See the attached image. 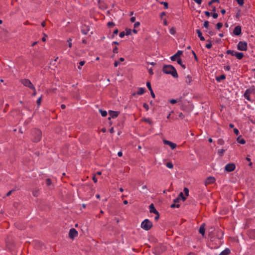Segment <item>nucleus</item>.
Segmentation results:
<instances>
[{"label": "nucleus", "mask_w": 255, "mask_h": 255, "mask_svg": "<svg viewBox=\"0 0 255 255\" xmlns=\"http://www.w3.org/2000/svg\"><path fill=\"white\" fill-rule=\"evenodd\" d=\"M166 250V247L164 246L161 247L160 248H157L156 249V252L158 254H160Z\"/></svg>", "instance_id": "f3484780"}, {"label": "nucleus", "mask_w": 255, "mask_h": 255, "mask_svg": "<svg viewBox=\"0 0 255 255\" xmlns=\"http://www.w3.org/2000/svg\"><path fill=\"white\" fill-rule=\"evenodd\" d=\"M153 226L152 222L148 219H145L141 224V228L145 231H149Z\"/></svg>", "instance_id": "7ed1b4c3"}, {"label": "nucleus", "mask_w": 255, "mask_h": 255, "mask_svg": "<svg viewBox=\"0 0 255 255\" xmlns=\"http://www.w3.org/2000/svg\"><path fill=\"white\" fill-rule=\"evenodd\" d=\"M149 211L150 213H153L155 214V213L158 212L156 210V209L155 208L154 205L153 204H150L149 206Z\"/></svg>", "instance_id": "2eb2a0df"}, {"label": "nucleus", "mask_w": 255, "mask_h": 255, "mask_svg": "<svg viewBox=\"0 0 255 255\" xmlns=\"http://www.w3.org/2000/svg\"><path fill=\"white\" fill-rule=\"evenodd\" d=\"M160 3L161 4H163L164 5V8L165 9H167L168 7V4L167 2H164V1H162V2H161Z\"/></svg>", "instance_id": "72a5a7b5"}, {"label": "nucleus", "mask_w": 255, "mask_h": 255, "mask_svg": "<svg viewBox=\"0 0 255 255\" xmlns=\"http://www.w3.org/2000/svg\"><path fill=\"white\" fill-rule=\"evenodd\" d=\"M219 2L220 1L219 0H211L210 1H209L208 2V5L210 6L212 5V4L214 2Z\"/></svg>", "instance_id": "e433bc0d"}, {"label": "nucleus", "mask_w": 255, "mask_h": 255, "mask_svg": "<svg viewBox=\"0 0 255 255\" xmlns=\"http://www.w3.org/2000/svg\"><path fill=\"white\" fill-rule=\"evenodd\" d=\"M249 235L251 239H254L255 238V229L250 231L249 232Z\"/></svg>", "instance_id": "412c9836"}, {"label": "nucleus", "mask_w": 255, "mask_h": 255, "mask_svg": "<svg viewBox=\"0 0 255 255\" xmlns=\"http://www.w3.org/2000/svg\"><path fill=\"white\" fill-rule=\"evenodd\" d=\"M163 72L167 74H171L174 78H178V74L175 68L171 65H165L162 68Z\"/></svg>", "instance_id": "f257e3e1"}, {"label": "nucleus", "mask_w": 255, "mask_h": 255, "mask_svg": "<svg viewBox=\"0 0 255 255\" xmlns=\"http://www.w3.org/2000/svg\"><path fill=\"white\" fill-rule=\"evenodd\" d=\"M146 86L148 88V89H149V91H151L152 89V88H151V84H150V83L149 82H147L146 83Z\"/></svg>", "instance_id": "ea45409f"}, {"label": "nucleus", "mask_w": 255, "mask_h": 255, "mask_svg": "<svg viewBox=\"0 0 255 255\" xmlns=\"http://www.w3.org/2000/svg\"><path fill=\"white\" fill-rule=\"evenodd\" d=\"M241 135L238 136L237 138V141L238 143L244 144L246 143V141L244 139L241 138Z\"/></svg>", "instance_id": "a211bd4d"}, {"label": "nucleus", "mask_w": 255, "mask_h": 255, "mask_svg": "<svg viewBox=\"0 0 255 255\" xmlns=\"http://www.w3.org/2000/svg\"><path fill=\"white\" fill-rule=\"evenodd\" d=\"M244 97L248 100L251 101L250 98V94L246 91L244 94Z\"/></svg>", "instance_id": "c85d7f7f"}, {"label": "nucleus", "mask_w": 255, "mask_h": 255, "mask_svg": "<svg viewBox=\"0 0 255 255\" xmlns=\"http://www.w3.org/2000/svg\"><path fill=\"white\" fill-rule=\"evenodd\" d=\"M234 133H235L236 135H238V134H239V130H238L237 128H234Z\"/></svg>", "instance_id": "6e6d98bb"}, {"label": "nucleus", "mask_w": 255, "mask_h": 255, "mask_svg": "<svg viewBox=\"0 0 255 255\" xmlns=\"http://www.w3.org/2000/svg\"><path fill=\"white\" fill-rule=\"evenodd\" d=\"M72 39L71 38H69L67 40V42H68V46L69 48H71L72 47Z\"/></svg>", "instance_id": "a18cd8bd"}, {"label": "nucleus", "mask_w": 255, "mask_h": 255, "mask_svg": "<svg viewBox=\"0 0 255 255\" xmlns=\"http://www.w3.org/2000/svg\"><path fill=\"white\" fill-rule=\"evenodd\" d=\"M196 32L198 34V36H199V37L200 38V39L201 40V41H204L205 40V38L204 37L202 36V32H201V31L199 30V29H197L196 30Z\"/></svg>", "instance_id": "6ab92c4d"}, {"label": "nucleus", "mask_w": 255, "mask_h": 255, "mask_svg": "<svg viewBox=\"0 0 255 255\" xmlns=\"http://www.w3.org/2000/svg\"><path fill=\"white\" fill-rule=\"evenodd\" d=\"M238 49L241 51L247 50V43L245 41H240L237 45Z\"/></svg>", "instance_id": "423d86ee"}, {"label": "nucleus", "mask_w": 255, "mask_h": 255, "mask_svg": "<svg viewBox=\"0 0 255 255\" xmlns=\"http://www.w3.org/2000/svg\"><path fill=\"white\" fill-rule=\"evenodd\" d=\"M155 214H156V215L155 217V220L157 221V220H158L159 219L160 215H159V214L158 212L155 213Z\"/></svg>", "instance_id": "864d4df0"}, {"label": "nucleus", "mask_w": 255, "mask_h": 255, "mask_svg": "<svg viewBox=\"0 0 255 255\" xmlns=\"http://www.w3.org/2000/svg\"><path fill=\"white\" fill-rule=\"evenodd\" d=\"M99 112L101 114V115L102 117H106L107 115V113L106 111H103L102 110H100Z\"/></svg>", "instance_id": "cd10ccee"}, {"label": "nucleus", "mask_w": 255, "mask_h": 255, "mask_svg": "<svg viewBox=\"0 0 255 255\" xmlns=\"http://www.w3.org/2000/svg\"><path fill=\"white\" fill-rule=\"evenodd\" d=\"M42 135V132L38 128H34L32 132V141L34 143L39 142Z\"/></svg>", "instance_id": "f03ea898"}, {"label": "nucleus", "mask_w": 255, "mask_h": 255, "mask_svg": "<svg viewBox=\"0 0 255 255\" xmlns=\"http://www.w3.org/2000/svg\"><path fill=\"white\" fill-rule=\"evenodd\" d=\"M120 113V112L114 111H109V115L112 118H117L119 116Z\"/></svg>", "instance_id": "f8f14e48"}, {"label": "nucleus", "mask_w": 255, "mask_h": 255, "mask_svg": "<svg viewBox=\"0 0 255 255\" xmlns=\"http://www.w3.org/2000/svg\"><path fill=\"white\" fill-rule=\"evenodd\" d=\"M205 224L203 223L200 227L199 232L202 235V236H204L205 235Z\"/></svg>", "instance_id": "4468645a"}, {"label": "nucleus", "mask_w": 255, "mask_h": 255, "mask_svg": "<svg viewBox=\"0 0 255 255\" xmlns=\"http://www.w3.org/2000/svg\"><path fill=\"white\" fill-rule=\"evenodd\" d=\"M223 26V23L221 22H219L216 24V28L217 29H220Z\"/></svg>", "instance_id": "c9c22d12"}, {"label": "nucleus", "mask_w": 255, "mask_h": 255, "mask_svg": "<svg viewBox=\"0 0 255 255\" xmlns=\"http://www.w3.org/2000/svg\"><path fill=\"white\" fill-rule=\"evenodd\" d=\"M181 98H180L178 101H181ZM178 102L177 100H174V99H171L169 101V102L171 103V104H175L177 102Z\"/></svg>", "instance_id": "f704fd0d"}, {"label": "nucleus", "mask_w": 255, "mask_h": 255, "mask_svg": "<svg viewBox=\"0 0 255 255\" xmlns=\"http://www.w3.org/2000/svg\"><path fill=\"white\" fill-rule=\"evenodd\" d=\"M225 79V75H221L220 76L216 77V80L218 81H219L221 79Z\"/></svg>", "instance_id": "c756f323"}, {"label": "nucleus", "mask_w": 255, "mask_h": 255, "mask_svg": "<svg viewBox=\"0 0 255 255\" xmlns=\"http://www.w3.org/2000/svg\"><path fill=\"white\" fill-rule=\"evenodd\" d=\"M227 54H231L232 56H235L238 59H242L244 57V54L242 52H238L231 50H228L226 52Z\"/></svg>", "instance_id": "39448f33"}, {"label": "nucleus", "mask_w": 255, "mask_h": 255, "mask_svg": "<svg viewBox=\"0 0 255 255\" xmlns=\"http://www.w3.org/2000/svg\"><path fill=\"white\" fill-rule=\"evenodd\" d=\"M246 91L250 95L252 93L255 94V88L254 86H253L251 88L247 89Z\"/></svg>", "instance_id": "4be33fe9"}, {"label": "nucleus", "mask_w": 255, "mask_h": 255, "mask_svg": "<svg viewBox=\"0 0 255 255\" xmlns=\"http://www.w3.org/2000/svg\"><path fill=\"white\" fill-rule=\"evenodd\" d=\"M195 2H196L198 4H200L202 2V0H193Z\"/></svg>", "instance_id": "e2e57ef3"}, {"label": "nucleus", "mask_w": 255, "mask_h": 255, "mask_svg": "<svg viewBox=\"0 0 255 255\" xmlns=\"http://www.w3.org/2000/svg\"><path fill=\"white\" fill-rule=\"evenodd\" d=\"M142 121L145 122H146L147 123H149V124H151V122L150 121V120L149 119L144 118L142 119Z\"/></svg>", "instance_id": "49530a36"}, {"label": "nucleus", "mask_w": 255, "mask_h": 255, "mask_svg": "<svg viewBox=\"0 0 255 255\" xmlns=\"http://www.w3.org/2000/svg\"><path fill=\"white\" fill-rule=\"evenodd\" d=\"M207 41L208 42V43L206 45V47L208 48V49H210L212 47V41L211 40L209 39V40H207Z\"/></svg>", "instance_id": "a878e982"}, {"label": "nucleus", "mask_w": 255, "mask_h": 255, "mask_svg": "<svg viewBox=\"0 0 255 255\" xmlns=\"http://www.w3.org/2000/svg\"><path fill=\"white\" fill-rule=\"evenodd\" d=\"M183 52L182 51H181V50H179L177 51V52L174 54V55L172 56L171 57V60L172 61H175L176 60V58H177V57H179L182 54Z\"/></svg>", "instance_id": "ddd939ff"}, {"label": "nucleus", "mask_w": 255, "mask_h": 255, "mask_svg": "<svg viewBox=\"0 0 255 255\" xmlns=\"http://www.w3.org/2000/svg\"><path fill=\"white\" fill-rule=\"evenodd\" d=\"M225 150L223 149L218 150V153L220 156H222Z\"/></svg>", "instance_id": "c03bdc74"}, {"label": "nucleus", "mask_w": 255, "mask_h": 255, "mask_svg": "<svg viewBox=\"0 0 255 255\" xmlns=\"http://www.w3.org/2000/svg\"><path fill=\"white\" fill-rule=\"evenodd\" d=\"M171 208H174V207H177V208H179L180 207V205L179 204H172L170 206Z\"/></svg>", "instance_id": "09e8293b"}, {"label": "nucleus", "mask_w": 255, "mask_h": 255, "mask_svg": "<svg viewBox=\"0 0 255 255\" xmlns=\"http://www.w3.org/2000/svg\"><path fill=\"white\" fill-rule=\"evenodd\" d=\"M144 93V89L143 88H139L137 92V95H142Z\"/></svg>", "instance_id": "393cba45"}, {"label": "nucleus", "mask_w": 255, "mask_h": 255, "mask_svg": "<svg viewBox=\"0 0 255 255\" xmlns=\"http://www.w3.org/2000/svg\"><path fill=\"white\" fill-rule=\"evenodd\" d=\"M89 30V28H87V29H86V30H85V29H82L81 31H82V33H83V34L86 35V34H87L88 33V32Z\"/></svg>", "instance_id": "79ce46f5"}, {"label": "nucleus", "mask_w": 255, "mask_h": 255, "mask_svg": "<svg viewBox=\"0 0 255 255\" xmlns=\"http://www.w3.org/2000/svg\"><path fill=\"white\" fill-rule=\"evenodd\" d=\"M215 228L213 226H211L209 229H208V233H209V236L212 237V236H213V233H214V232L215 231Z\"/></svg>", "instance_id": "dca6fc26"}, {"label": "nucleus", "mask_w": 255, "mask_h": 255, "mask_svg": "<svg viewBox=\"0 0 255 255\" xmlns=\"http://www.w3.org/2000/svg\"><path fill=\"white\" fill-rule=\"evenodd\" d=\"M204 26L206 27V28H208L209 27V21H205L204 23Z\"/></svg>", "instance_id": "de8ad7c7"}, {"label": "nucleus", "mask_w": 255, "mask_h": 255, "mask_svg": "<svg viewBox=\"0 0 255 255\" xmlns=\"http://www.w3.org/2000/svg\"><path fill=\"white\" fill-rule=\"evenodd\" d=\"M218 14L216 12H213L212 13V16L214 18H217L218 17Z\"/></svg>", "instance_id": "5fc2aeb1"}, {"label": "nucleus", "mask_w": 255, "mask_h": 255, "mask_svg": "<svg viewBox=\"0 0 255 255\" xmlns=\"http://www.w3.org/2000/svg\"><path fill=\"white\" fill-rule=\"evenodd\" d=\"M150 94H151V95L152 97L153 98H155V94H154V93H153V92L152 90L151 91H150Z\"/></svg>", "instance_id": "052dcab7"}, {"label": "nucleus", "mask_w": 255, "mask_h": 255, "mask_svg": "<svg viewBox=\"0 0 255 255\" xmlns=\"http://www.w3.org/2000/svg\"><path fill=\"white\" fill-rule=\"evenodd\" d=\"M180 200V198L179 197H178L176 199H174L173 201L174 203H177V202H178Z\"/></svg>", "instance_id": "774afa93"}, {"label": "nucleus", "mask_w": 255, "mask_h": 255, "mask_svg": "<svg viewBox=\"0 0 255 255\" xmlns=\"http://www.w3.org/2000/svg\"><path fill=\"white\" fill-rule=\"evenodd\" d=\"M139 25H140L139 22L137 21V22H135V23L134 24V28L137 27L138 26H139Z\"/></svg>", "instance_id": "603ef678"}, {"label": "nucleus", "mask_w": 255, "mask_h": 255, "mask_svg": "<svg viewBox=\"0 0 255 255\" xmlns=\"http://www.w3.org/2000/svg\"><path fill=\"white\" fill-rule=\"evenodd\" d=\"M184 192L186 196H188L189 195V190L187 188L185 187L184 188Z\"/></svg>", "instance_id": "58836bf2"}, {"label": "nucleus", "mask_w": 255, "mask_h": 255, "mask_svg": "<svg viewBox=\"0 0 255 255\" xmlns=\"http://www.w3.org/2000/svg\"><path fill=\"white\" fill-rule=\"evenodd\" d=\"M126 35H129L131 34V30L129 28H126Z\"/></svg>", "instance_id": "bb28decb"}, {"label": "nucleus", "mask_w": 255, "mask_h": 255, "mask_svg": "<svg viewBox=\"0 0 255 255\" xmlns=\"http://www.w3.org/2000/svg\"><path fill=\"white\" fill-rule=\"evenodd\" d=\"M46 182L47 186H50L52 184L51 180L50 178H47L46 180Z\"/></svg>", "instance_id": "4c0bfd02"}, {"label": "nucleus", "mask_w": 255, "mask_h": 255, "mask_svg": "<svg viewBox=\"0 0 255 255\" xmlns=\"http://www.w3.org/2000/svg\"><path fill=\"white\" fill-rule=\"evenodd\" d=\"M163 141L165 144L169 145L172 149H173L176 147V146H177L176 144H175L174 143H173V142H172L170 141H168L167 140H166V139L163 140Z\"/></svg>", "instance_id": "9b49d317"}, {"label": "nucleus", "mask_w": 255, "mask_h": 255, "mask_svg": "<svg viewBox=\"0 0 255 255\" xmlns=\"http://www.w3.org/2000/svg\"><path fill=\"white\" fill-rule=\"evenodd\" d=\"M78 235V232L74 228H72L70 230L69 232V237L71 239H74V238L77 237Z\"/></svg>", "instance_id": "6e6552de"}, {"label": "nucleus", "mask_w": 255, "mask_h": 255, "mask_svg": "<svg viewBox=\"0 0 255 255\" xmlns=\"http://www.w3.org/2000/svg\"><path fill=\"white\" fill-rule=\"evenodd\" d=\"M192 54H193V55H194V57L195 59L197 61V56H196V54H195V52H194V51H192Z\"/></svg>", "instance_id": "69168bd1"}, {"label": "nucleus", "mask_w": 255, "mask_h": 255, "mask_svg": "<svg viewBox=\"0 0 255 255\" xmlns=\"http://www.w3.org/2000/svg\"><path fill=\"white\" fill-rule=\"evenodd\" d=\"M192 82V77L190 75H188L186 77V82L188 85H190Z\"/></svg>", "instance_id": "b1692460"}, {"label": "nucleus", "mask_w": 255, "mask_h": 255, "mask_svg": "<svg viewBox=\"0 0 255 255\" xmlns=\"http://www.w3.org/2000/svg\"><path fill=\"white\" fill-rule=\"evenodd\" d=\"M126 35V33L124 31H122L120 33V37H123Z\"/></svg>", "instance_id": "4d7b16f0"}, {"label": "nucleus", "mask_w": 255, "mask_h": 255, "mask_svg": "<svg viewBox=\"0 0 255 255\" xmlns=\"http://www.w3.org/2000/svg\"><path fill=\"white\" fill-rule=\"evenodd\" d=\"M41 99H42V98L41 97H39L37 100V101H36V103H37V106L39 107L41 104Z\"/></svg>", "instance_id": "a19ab883"}, {"label": "nucleus", "mask_w": 255, "mask_h": 255, "mask_svg": "<svg viewBox=\"0 0 255 255\" xmlns=\"http://www.w3.org/2000/svg\"><path fill=\"white\" fill-rule=\"evenodd\" d=\"M237 1L240 5H243L244 3V0H237Z\"/></svg>", "instance_id": "37998d69"}, {"label": "nucleus", "mask_w": 255, "mask_h": 255, "mask_svg": "<svg viewBox=\"0 0 255 255\" xmlns=\"http://www.w3.org/2000/svg\"><path fill=\"white\" fill-rule=\"evenodd\" d=\"M170 33L172 34V35H174L176 33V30H175V28L173 27H171L170 29Z\"/></svg>", "instance_id": "7c9ffc66"}, {"label": "nucleus", "mask_w": 255, "mask_h": 255, "mask_svg": "<svg viewBox=\"0 0 255 255\" xmlns=\"http://www.w3.org/2000/svg\"><path fill=\"white\" fill-rule=\"evenodd\" d=\"M236 168V165L233 163H228L225 167V170L229 172L233 171Z\"/></svg>", "instance_id": "0eeeda50"}, {"label": "nucleus", "mask_w": 255, "mask_h": 255, "mask_svg": "<svg viewBox=\"0 0 255 255\" xmlns=\"http://www.w3.org/2000/svg\"><path fill=\"white\" fill-rule=\"evenodd\" d=\"M143 107L146 109V111H148L149 109V107L148 105L146 103H144L143 105Z\"/></svg>", "instance_id": "3c124183"}, {"label": "nucleus", "mask_w": 255, "mask_h": 255, "mask_svg": "<svg viewBox=\"0 0 255 255\" xmlns=\"http://www.w3.org/2000/svg\"><path fill=\"white\" fill-rule=\"evenodd\" d=\"M20 83L25 87H28L31 90H34V86L28 79H21Z\"/></svg>", "instance_id": "20e7f679"}, {"label": "nucleus", "mask_w": 255, "mask_h": 255, "mask_svg": "<svg viewBox=\"0 0 255 255\" xmlns=\"http://www.w3.org/2000/svg\"><path fill=\"white\" fill-rule=\"evenodd\" d=\"M39 190L38 189H34L32 191V195L34 197H37L38 196Z\"/></svg>", "instance_id": "5701e85b"}, {"label": "nucleus", "mask_w": 255, "mask_h": 255, "mask_svg": "<svg viewBox=\"0 0 255 255\" xmlns=\"http://www.w3.org/2000/svg\"><path fill=\"white\" fill-rule=\"evenodd\" d=\"M166 166L168 168H170V169H172L173 167V165L172 163L171 162H167L166 163Z\"/></svg>", "instance_id": "2f4dec72"}, {"label": "nucleus", "mask_w": 255, "mask_h": 255, "mask_svg": "<svg viewBox=\"0 0 255 255\" xmlns=\"http://www.w3.org/2000/svg\"><path fill=\"white\" fill-rule=\"evenodd\" d=\"M177 63L179 64V65H181L182 64V60L180 58H178L177 59Z\"/></svg>", "instance_id": "13d9d810"}, {"label": "nucleus", "mask_w": 255, "mask_h": 255, "mask_svg": "<svg viewBox=\"0 0 255 255\" xmlns=\"http://www.w3.org/2000/svg\"><path fill=\"white\" fill-rule=\"evenodd\" d=\"M205 14L207 16H210V12L208 11H205Z\"/></svg>", "instance_id": "338daca9"}, {"label": "nucleus", "mask_w": 255, "mask_h": 255, "mask_svg": "<svg viewBox=\"0 0 255 255\" xmlns=\"http://www.w3.org/2000/svg\"><path fill=\"white\" fill-rule=\"evenodd\" d=\"M216 179L214 177L209 176L205 179L204 181V184L205 186H207L208 184L214 183Z\"/></svg>", "instance_id": "1a4fd4ad"}, {"label": "nucleus", "mask_w": 255, "mask_h": 255, "mask_svg": "<svg viewBox=\"0 0 255 255\" xmlns=\"http://www.w3.org/2000/svg\"><path fill=\"white\" fill-rule=\"evenodd\" d=\"M241 26L240 25H238L235 27L233 33L235 35H239L241 34Z\"/></svg>", "instance_id": "9d476101"}, {"label": "nucleus", "mask_w": 255, "mask_h": 255, "mask_svg": "<svg viewBox=\"0 0 255 255\" xmlns=\"http://www.w3.org/2000/svg\"><path fill=\"white\" fill-rule=\"evenodd\" d=\"M43 35H44V37H42V41L45 42L46 41V37L47 36V35L45 33H44Z\"/></svg>", "instance_id": "0e129e2a"}, {"label": "nucleus", "mask_w": 255, "mask_h": 255, "mask_svg": "<svg viewBox=\"0 0 255 255\" xmlns=\"http://www.w3.org/2000/svg\"><path fill=\"white\" fill-rule=\"evenodd\" d=\"M115 25V23L113 22H109L108 23V26L109 27L110 26H114Z\"/></svg>", "instance_id": "8fccbe9b"}, {"label": "nucleus", "mask_w": 255, "mask_h": 255, "mask_svg": "<svg viewBox=\"0 0 255 255\" xmlns=\"http://www.w3.org/2000/svg\"><path fill=\"white\" fill-rule=\"evenodd\" d=\"M93 180L94 181V182L95 183H97V179H96V175H95V174H94V175H93Z\"/></svg>", "instance_id": "bf43d9fd"}, {"label": "nucleus", "mask_w": 255, "mask_h": 255, "mask_svg": "<svg viewBox=\"0 0 255 255\" xmlns=\"http://www.w3.org/2000/svg\"><path fill=\"white\" fill-rule=\"evenodd\" d=\"M230 253V250L227 248L222 252H221L219 255H228Z\"/></svg>", "instance_id": "aec40b11"}, {"label": "nucleus", "mask_w": 255, "mask_h": 255, "mask_svg": "<svg viewBox=\"0 0 255 255\" xmlns=\"http://www.w3.org/2000/svg\"><path fill=\"white\" fill-rule=\"evenodd\" d=\"M113 52L114 53H118V48L117 47H115L113 50Z\"/></svg>", "instance_id": "680f3d73"}, {"label": "nucleus", "mask_w": 255, "mask_h": 255, "mask_svg": "<svg viewBox=\"0 0 255 255\" xmlns=\"http://www.w3.org/2000/svg\"><path fill=\"white\" fill-rule=\"evenodd\" d=\"M178 197H179L180 198H181L183 201H185L186 199V197L184 196L183 193L182 192L180 193Z\"/></svg>", "instance_id": "473e14b6"}]
</instances>
